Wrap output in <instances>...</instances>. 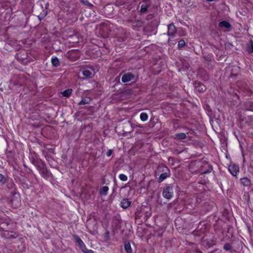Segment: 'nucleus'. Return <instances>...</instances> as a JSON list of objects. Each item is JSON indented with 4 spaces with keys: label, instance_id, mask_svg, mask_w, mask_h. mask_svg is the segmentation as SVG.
<instances>
[{
    "label": "nucleus",
    "instance_id": "f257e3e1",
    "mask_svg": "<svg viewBox=\"0 0 253 253\" xmlns=\"http://www.w3.org/2000/svg\"><path fill=\"white\" fill-rule=\"evenodd\" d=\"M158 170L162 172V173L159 176L158 178V182L161 183L167 177H169L170 175V172L169 169L167 167L162 166L159 167Z\"/></svg>",
    "mask_w": 253,
    "mask_h": 253
},
{
    "label": "nucleus",
    "instance_id": "f03ea898",
    "mask_svg": "<svg viewBox=\"0 0 253 253\" xmlns=\"http://www.w3.org/2000/svg\"><path fill=\"white\" fill-rule=\"evenodd\" d=\"M163 196L168 200L170 199L173 196V187L171 184H167L164 188Z\"/></svg>",
    "mask_w": 253,
    "mask_h": 253
},
{
    "label": "nucleus",
    "instance_id": "7ed1b4c3",
    "mask_svg": "<svg viewBox=\"0 0 253 253\" xmlns=\"http://www.w3.org/2000/svg\"><path fill=\"white\" fill-rule=\"evenodd\" d=\"M37 169L44 179H48L51 175V172L47 169L44 162L42 163V165Z\"/></svg>",
    "mask_w": 253,
    "mask_h": 253
},
{
    "label": "nucleus",
    "instance_id": "20e7f679",
    "mask_svg": "<svg viewBox=\"0 0 253 253\" xmlns=\"http://www.w3.org/2000/svg\"><path fill=\"white\" fill-rule=\"evenodd\" d=\"M82 74L85 78H92L95 75L94 69L91 66H86L83 69Z\"/></svg>",
    "mask_w": 253,
    "mask_h": 253
},
{
    "label": "nucleus",
    "instance_id": "39448f33",
    "mask_svg": "<svg viewBox=\"0 0 253 253\" xmlns=\"http://www.w3.org/2000/svg\"><path fill=\"white\" fill-rule=\"evenodd\" d=\"M123 75L122 77V82L123 83H126L130 81H134L135 80V75L130 72H125V73H123L122 72L120 74V75Z\"/></svg>",
    "mask_w": 253,
    "mask_h": 253
},
{
    "label": "nucleus",
    "instance_id": "423d86ee",
    "mask_svg": "<svg viewBox=\"0 0 253 253\" xmlns=\"http://www.w3.org/2000/svg\"><path fill=\"white\" fill-rule=\"evenodd\" d=\"M6 184V189L10 193H15L16 192V185L11 178L7 179Z\"/></svg>",
    "mask_w": 253,
    "mask_h": 253
},
{
    "label": "nucleus",
    "instance_id": "0eeeda50",
    "mask_svg": "<svg viewBox=\"0 0 253 253\" xmlns=\"http://www.w3.org/2000/svg\"><path fill=\"white\" fill-rule=\"evenodd\" d=\"M212 170V166L209 163L206 162L201 168L202 174L210 173Z\"/></svg>",
    "mask_w": 253,
    "mask_h": 253
},
{
    "label": "nucleus",
    "instance_id": "6e6552de",
    "mask_svg": "<svg viewBox=\"0 0 253 253\" xmlns=\"http://www.w3.org/2000/svg\"><path fill=\"white\" fill-rule=\"evenodd\" d=\"M194 85L195 90L199 92H203L206 89V86L200 82L195 81Z\"/></svg>",
    "mask_w": 253,
    "mask_h": 253
},
{
    "label": "nucleus",
    "instance_id": "1a4fd4ad",
    "mask_svg": "<svg viewBox=\"0 0 253 253\" xmlns=\"http://www.w3.org/2000/svg\"><path fill=\"white\" fill-rule=\"evenodd\" d=\"M2 237L6 239L15 238L17 237V235L13 231H10L8 230L4 231L2 233Z\"/></svg>",
    "mask_w": 253,
    "mask_h": 253
},
{
    "label": "nucleus",
    "instance_id": "9d476101",
    "mask_svg": "<svg viewBox=\"0 0 253 253\" xmlns=\"http://www.w3.org/2000/svg\"><path fill=\"white\" fill-rule=\"evenodd\" d=\"M177 30L173 23L168 25V35L169 37H172L176 33Z\"/></svg>",
    "mask_w": 253,
    "mask_h": 253
},
{
    "label": "nucleus",
    "instance_id": "9b49d317",
    "mask_svg": "<svg viewBox=\"0 0 253 253\" xmlns=\"http://www.w3.org/2000/svg\"><path fill=\"white\" fill-rule=\"evenodd\" d=\"M150 3L151 1L149 0H146L143 1L141 5V8L139 11L141 13H145L147 11Z\"/></svg>",
    "mask_w": 253,
    "mask_h": 253
},
{
    "label": "nucleus",
    "instance_id": "f8f14e48",
    "mask_svg": "<svg viewBox=\"0 0 253 253\" xmlns=\"http://www.w3.org/2000/svg\"><path fill=\"white\" fill-rule=\"evenodd\" d=\"M11 197L10 198V202L12 205H16L17 206V205L19 203L20 200H19V194L17 192H15V193H10Z\"/></svg>",
    "mask_w": 253,
    "mask_h": 253
},
{
    "label": "nucleus",
    "instance_id": "ddd939ff",
    "mask_svg": "<svg viewBox=\"0 0 253 253\" xmlns=\"http://www.w3.org/2000/svg\"><path fill=\"white\" fill-rule=\"evenodd\" d=\"M73 238L76 242L78 244L81 250H83V249H85V245L84 242L82 240V239L77 235H73Z\"/></svg>",
    "mask_w": 253,
    "mask_h": 253
},
{
    "label": "nucleus",
    "instance_id": "4468645a",
    "mask_svg": "<svg viewBox=\"0 0 253 253\" xmlns=\"http://www.w3.org/2000/svg\"><path fill=\"white\" fill-rule=\"evenodd\" d=\"M30 160L31 163L36 167L37 169L42 165V163H44L42 160L35 158L33 157L30 159Z\"/></svg>",
    "mask_w": 253,
    "mask_h": 253
},
{
    "label": "nucleus",
    "instance_id": "2eb2a0df",
    "mask_svg": "<svg viewBox=\"0 0 253 253\" xmlns=\"http://www.w3.org/2000/svg\"><path fill=\"white\" fill-rule=\"evenodd\" d=\"M228 169L231 174L233 176H236L239 171L238 166L235 165L229 166Z\"/></svg>",
    "mask_w": 253,
    "mask_h": 253
},
{
    "label": "nucleus",
    "instance_id": "dca6fc26",
    "mask_svg": "<svg viewBox=\"0 0 253 253\" xmlns=\"http://www.w3.org/2000/svg\"><path fill=\"white\" fill-rule=\"evenodd\" d=\"M131 203V202L128 199H124L121 202V206L122 208L126 209L130 206Z\"/></svg>",
    "mask_w": 253,
    "mask_h": 253
},
{
    "label": "nucleus",
    "instance_id": "f3484780",
    "mask_svg": "<svg viewBox=\"0 0 253 253\" xmlns=\"http://www.w3.org/2000/svg\"><path fill=\"white\" fill-rule=\"evenodd\" d=\"M143 22L141 20H137L132 23V28L134 29L137 30L138 28L142 26Z\"/></svg>",
    "mask_w": 253,
    "mask_h": 253
},
{
    "label": "nucleus",
    "instance_id": "a211bd4d",
    "mask_svg": "<svg viewBox=\"0 0 253 253\" xmlns=\"http://www.w3.org/2000/svg\"><path fill=\"white\" fill-rule=\"evenodd\" d=\"M218 26L220 28H225V29H229L231 27L230 23L226 20L220 22L218 24Z\"/></svg>",
    "mask_w": 253,
    "mask_h": 253
},
{
    "label": "nucleus",
    "instance_id": "6ab92c4d",
    "mask_svg": "<svg viewBox=\"0 0 253 253\" xmlns=\"http://www.w3.org/2000/svg\"><path fill=\"white\" fill-rule=\"evenodd\" d=\"M19 79H20V76H14L13 78L10 80V82L14 85H18L21 84V83L20 81H18Z\"/></svg>",
    "mask_w": 253,
    "mask_h": 253
},
{
    "label": "nucleus",
    "instance_id": "aec40b11",
    "mask_svg": "<svg viewBox=\"0 0 253 253\" xmlns=\"http://www.w3.org/2000/svg\"><path fill=\"white\" fill-rule=\"evenodd\" d=\"M124 247L125 250L127 253H132V250L129 242H125Z\"/></svg>",
    "mask_w": 253,
    "mask_h": 253
},
{
    "label": "nucleus",
    "instance_id": "412c9836",
    "mask_svg": "<svg viewBox=\"0 0 253 253\" xmlns=\"http://www.w3.org/2000/svg\"><path fill=\"white\" fill-rule=\"evenodd\" d=\"M72 92V89L68 88L63 92H61V93L62 94L63 96L68 98L71 95Z\"/></svg>",
    "mask_w": 253,
    "mask_h": 253
},
{
    "label": "nucleus",
    "instance_id": "4be33fe9",
    "mask_svg": "<svg viewBox=\"0 0 253 253\" xmlns=\"http://www.w3.org/2000/svg\"><path fill=\"white\" fill-rule=\"evenodd\" d=\"M245 107L247 110L253 111V101L246 102L245 104Z\"/></svg>",
    "mask_w": 253,
    "mask_h": 253
},
{
    "label": "nucleus",
    "instance_id": "5701e85b",
    "mask_svg": "<svg viewBox=\"0 0 253 253\" xmlns=\"http://www.w3.org/2000/svg\"><path fill=\"white\" fill-rule=\"evenodd\" d=\"M51 63L52 64V66L55 67H57L60 65L59 61L57 57L52 58Z\"/></svg>",
    "mask_w": 253,
    "mask_h": 253
},
{
    "label": "nucleus",
    "instance_id": "b1692460",
    "mask_svg": "<svg viewBox=\"0 0 253 253\" xmlns=\"http://www.w3.org/2000/svg\"><path fill=\"white\" fill-rule=\"evenodd\" d=\"M10 177L5 176L2 174L0 173V183L1 185H3L7 182V179H9Z\"/></svg>",
    "mask_w": 253,
    "mask_h": 253
},
{
    "label": "nucleus",
    "instance_id": "393cba45",
    "mask_svg": "<svg viewBox=\"0 0 253 253\" xmlns=\"http://www.w3.org/2000/svg\"><path fill=\"white\" fill-rule=\"evenodd\" d=\"M175 138L177 139H185L187 138V136L184 133H179L175 134Z\"/></svg>",
    "mask_w": 253,
    "mask_h": 253
},
{
    "label": "nucleus",
    "instance_id": "a878e982",
    "mask_svg": "<svg viewBox=\"0 0 253 253\" xmlns=\"http://www.w3.org/2000/svg\"><path fill=\"white\" fill-rule=\"evenodd\" d=\"M91 101L90 98H83L82 100L79 103V105H83L88 104Z\"/></svg>",
    "mask_w": 253,
    "mask_h": 253
},
{
    "label": "nucleus",
    "instance_id": "bb28decb",
    "mask_svg": "<svg viewBox=\"0 0 253 253\" xmlns=\"http://www.w3.org/2000/svg\"><path fill=\"white\" fill-rule=\"evenodd\" d=\"M108 190H109L108 187L107 186H104L102 187V188L100 190V194L101 195L106 196L107 194Z\"/></svg>",
    "mask_w": 253,
    "mask_h": 253
},
{
    "label": "nucleus",
    "instance_id": "cd10ccee",
    "mask_svg": "<svg viewBox=\"0 0 253 253\" xmlns=\"http://www.w3.org/2000/svg\"><path fill=\"white\" fill-rule=\"evenodd\" d=\"M241 182L244 186H248L250 183V180L247 177H244L241 179Z\"/></svg>",
    "mask_w": 253,
    "mask_h": 253
},
{
    "label": "nucleus",
    "instance_id": "c85d7f7f",
    "mask_svg": "<svg viewBox=\"0 0 253 253\" xmlns=\"http://www.w3.org/2000/svg\"><path fill=\"white\" fill-rule=\"evenodd\" d=\"M148 115L147 113H144V112H142L140 114V120L142 121V122H145L148 119Z\"/></svg>",
    "mask_w": 253,
    "mask_h": 253
},
{
    "label": "nucleus",
    "instance_id": "c756f323",
    "mask_svg": "<svg viewBox=\"0 0 253 253\" xmlns=\"http://www.w3.org/2000/svg\"><path fill=\"white\" fill-rule=\"evenodd\" d=\"M185 45V42L183 40H180L178 43V48L183 47Z\"/></svg>",
    "mask_w": 253,
    "mask_h": 253
},
{
    "label": "nucleus",
    "instance_id": "7c9ffc66",
    "mask_svg": "<svg viewBox=\"0 0 253 253\" xmlns=\"http://www.w3.org/2000/svg\"><path fill=\"white\" fill-rule=\"evenodd\" d=\"M231 248H232V246L230 243H226L224 244V245L223 246V249L225 251H229L231 249Z\"/></svg>",
    "mask_w": 253,
    "mask_h": 253
},
{
    "label": "nucleus",
    "instance_id": "2f4dec72",
    "mask_svg": "<svg viewBox=\"0 0 253 253\" xmlns=\"http://www.w3.org/2000/svg\"><path fill=\"white\" fill-rule=\"evenodd\" d=\"M119 178L124 181H126L127 180V177L126 175L124 174H120L119 175Z\"/></svg>",
    "mask_w": 253,
    "mask_h": 253
},
{
    "label": "nucleus",
    "instance_id": "473e14b6",
    "mask_svg": "<svg viewBox=\"0 0 253 253\" xmlns=\"http://www.w3.org/2000/svg\"><path fill=\"white\" fill-rule=\"evenodd\" d=\"M83 252L84 253H94V252L91 250H88L85 247V249H83V250H82Z\"/></svg>",
    "mask_w": 253,
    "mask_h": 253
},
{
    "label": "nucleus",
    "instance_id": "72a5a7b5",
    "mask_svg": "<svg viewBox=\"0 0 253 253\" xmlns=\"http://www.w3.org/2000/svg\"><path fill=\"white\" fill-rule=\"evenodd\" d=\"M202 80L204 81H207L209 79V77L207 74H205L203 76L201 77Z\"/></svg>",
    "mask_w": 253,
    "mask_h": 253
},
{
    "label": "nucleus",
    "instance_id": "f704fd0d",
    "mask_svg": "<svg viewBox=\"0 0 253 253\" xmlns=\"http://www.w3.org/2000/svg\"><path fill=\"white\" fill-rule=\"evenodd\" d=\"M82 2H83L85 5H87V6H89V7H93V5L91 3H89V2L88 1H84L82 0Z\"/></svg>",
    "mask_w": 253,
    "mask_h": 253
},
{
    "label": "nucleus",
    "instance_id": "c9c22d12",
    "mask_svg": "<svg viewBox=\"0 0 253 253\" xmlns=\"http://www.w3.org/2000/svg\"><path fill=\"white\" fill-rule=\"evenodd\" d=\"M46 14H47V12H45L44 13L41 14L39 16V18L40 20H41L42 19H43L44 17L46 16Z\"/></svg>",
    "mask_w": 253,
    "mask_h": 253
},
{
    "label": "nucleus",
    "instance_id": "e433bc0d",
    "mask_svg": "<svg viewBox=\"0 0 253 253\" xmlns=\"http://www.w3.org/2000/svg\"><path fill=\"white\" fill-rule=\"evenodd\" d=\"M249 49L251 50V51L253 53V41L251 40L250 41V46L249 47Z\"/></svg>",
    "mask_w": 253,
    "mask_h": 253
},
{
    "label": "nucleus",
    "instance_id": "4c0bfd02",
    "mask_svg": "<svg viewBox=\"0 0 253 253\" xmlns=\"http://www.w3.org/2000/svg\"><path fill=\"white\" fill-rule=\"evenodd\" d=\"M113 150L112 149H110L108 151V152H107L106 153V155L107 157H110L111 156V155L113 153Z\"/></svg>",
    "mask_w": 253,
    "mask_h": 253
},
{
    "label": "nucleus",
    "instance_id": "58836bf2",
    "mask_svg": "<svg viewBox=\"0 0 253 253\" xmlns=\"http://www.w3.org/2000/svg\"><path fill=\"white\" fill-rule=\"evenodd\" d=\"M188 253H202L200 251H191L189 252Z\"/></svg>",
    "mask_w": 253,
    "mask_h": 253
},
{
    "label": "nucleus",
    "instance_id": "ea45409f",
    "mask_svg": "<svg viewBox=\"0 0 253 253\" xmlns=\"http://www.w3.org/2000/svg\"><path fill=\"white\" fill-rule=\"evenodd\" d=\"M75 52L74 51H70L69 54H70V55L73 54Z\"/></svg>",
    "mask_w": 253,
    "mask_h": 253
},
{
    "label": "nucleus",
    "instance_id": "a19ab883",
    "mask_svg": "<svg viewBox=\"0 0 253 253\" xmlns=\"http://www.w3.org/2000/svg\"><path fill=\"white\" fill-rule=\"evenodd\" d=\"M214 0H207V1H209V2L213 1H214Z\"/></svg>",
    "mask_w": 253,
    "mask_h": 253
}]
</instances>
